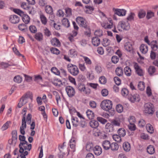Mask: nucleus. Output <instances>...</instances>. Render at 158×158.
<instances>
[{
	"label": "nucleus",
	"instance_id": "obj_1",
	"mask_svg": "<svg viewBox=\"0 0 158 158\" xmlns=\"http://www.w3.org/2000/svg\"><path fill=\"white\" fill-rule=\"evenodd\" d=\"M112 103L110 100H105L101 103L100 106L102 108L105 110H109L112 108Z\"/></svg>",
	"mask_w": 158,
	"mask_h": 158
},
{
	"label": "nucleus",
	"instance_id": "obj_2",
	"mask_svg": "<svg viewBox=\"0 0 158 158\" xmlns=\"http://www.w3.org/2000/svg\"><path fill=\"white\" fill-rule=\"evenodd\" d=\"M68 71L73 75L76 76L79 73V69L77 67L72 64H69L67 65Z\"/></svg>",
	"mask_w": 158,
	"mask_h": 158
},
{
	"label": "nucleus",
	"instance_id": "obj_3",
	"mask_svg": "<svg viewBox=\"0 0 158 158\" xmlns=\"http://www.w3.org/2000/svg\"><path fill=\"white\" fill-rule=\"evenodd\" d=\"M144 112L149 114H152L154 111L153 105L151 103H148L144 105Z\"/></svg>",
	"mask_w": 158,
	"mask_h": 158
},
{
	"label": "nucleus",
	"instance_id": "obj_4",
	"mask_svg": "<svg viewBox=\"0 0 158 158\" xmlns=\"http://www.w3.org/2000/svg\"><path fill=\"white\" fill-rule=\"evenodd\" d=\"M77 88L79 90L83 92L86 94H89L90 93V89L88 88H86L85 85L83 84L79 83Z\"/></svg>",
	"mask_w": 158,
	"mask_h": 158
},
{
	"label": "nucleus",
	"instance_id": "obj_5",
	"mask_svg": "<svg viewBox=\"0 0 158 158\" xmlns=\"http://www.w3.org/2000/svg\"><path fill=\"white\" fill-rule=\"evenodd\" d=\"M65 89L69 97L72 98L75 95V89L73 87L70 86H67L65 87Z\"/></svg>",
	"mask_w": 158,
	"mask_h": 158
},
{
	"label": "nucleus",
	"instance_id": "obj_6",
	"mask_svg": "<svg viewBox=\"0 0 158 158\" xmlns=\"http://www.w3.org/2000/svg\"><path fill=\"white\" fill-rule=\"evenodd\" d=\"M113 10L114 12L115 15L119 16H123L125 15L126 13V10L123 9L113 8Z\"/></svg>",
	"mask_w": 158,
	"mask_h": 158
},
{
	"label": "nucleus",
	"instance_id": "obj_7",
	"mask_svg": "<svg viewBox=\"0 0 158 158\" xmlns=\"http://www.w3.org/2000/svg\"><path fill=\"white\" fill-rule=\"evenodd\" d=\"M134 67L136 73L140 76H143V70L138 65L137 63L134 64Z\"/></svg>",
	"mask_w": 158,
	"mask_h": 158
},
{
	"label": "nucleus",
	"instance_id": "obj_8",
	"mask_svg": "<svg viewBox=\"0 0 158 158\" xmlns=\"http://www.w3.org/2000/svg\"><path fill=\"white\" fill-rule=\"evenodd\" d=\"M128 99L132 102H134L135 101L139 102V95L137 94H135L133 95L129 94Z\"/></svg>",
	"mask_w": 158,
	"mask_h": 158
},
{
	"label": "nucleus",
	"instance_id": "obj_9",
	"mask_svg": "<svg viewBox=\"0 0 158 158\" xmlns=\"http://www.w3.org/2000/svg\"><path fill=\"white\" fill-rule=\"evenodd\" d=\"M9 20L12 23L16 24L19 22V18L17 15H12L10 16L9 18Z\"/></svg>",
	"mask_w": 158,
	"mask_h": 158
},
{
	"label": "nucleus",
	"instance_id": "obj_10",
	"mask_svg": "<svg viewBox=\"0 0 158 158\" xmlns=\"http://www.w3.org/2000/svg\"><path fill=\"white\" fill-rule=\"evenodd\" d=\"M93 151L95 155L99 156L102 153V149L99 146L97 145L94 147Z\"/></svg>",
	"mask_w": 158,
	"mask_h": 158
},
{
	"label": "nucleus",
	"instance_id": "obj_11",
	"mask_svg": "<svg viewBox=\"0 0 158 158\" xmlns=\"http://www.w3.org/2000/svg\"><path fill=\"white\" fill-rule=\"evenodd\" d=\"M150 45L152 51H156L158 49V42L156 40L152 41Z\"/></svg>",
	"mask_w": 158,
	"mask_h": 158
},
{
	"label": "nucleus",
	"instance_id": "obj_12",
	"mask_svg": "<svg viewBox=\"0 0 158 158\" xmlns=\"http://www.w3.org/2000/svg\"><path fill=\"white\" fill-rule=\"evenodd\" d=\"M102 145L105 150H108L110 148L111 143L109 141L106 140L103 141Z\"/></svg>",
	"mask_w": 158,
	"mask_h": 158
},
{
	"label": "nucleus",
	"instance_id": "obj_13",
	"mask_svg": "<svg viewBox=\"0 0 158 158\" xmlns=\"http://www.w3.org/2000/svg\"><path fill=\"white\" fill-rule=\"evenodd\" d=\"M92 42L94 46H98L100 43V40L99 38L96 36L92 38Z\"/></svg>",
	"mask_w": 158,
	"mask_h": 158
},
{
	"label": "nucleus",
	"instance_id": "obj_14",
	"mask_svg": "<svg viewBox=\"0 0 158 158\" xmlns=\"http://www.w3.org/2000/svg\"><path fill=\"white\" fill-rule=\"evenodd\" d=\"M94 145L92 142H88L86 145V149L87 151L91 152L94 148Z\"/></svg>",
	"mask_w": 158,
	"mask_h": 158
},
{
	"label": "nucleus",
	"instance_id": "obj_15",
	"mask_svg": "<svg viewBox=\"0 0 158 158\" xmlns=\"http://www.w3.org/2000/svg\"><path fill=\"white\" fill-rule=\"evenodd\" d=\"M51 44L53 46H60V43L59 40L56 38L52 39L51 40Z\"/></svg>",
	"mask_w": 158,
	"mask_h": 158
},
{
	"label": "nucleus",
	"instance_id": "obj_16",
	"mask_svg": "<svg viewBox=\"0 0 158 158\" xmlns=\"http://www.w3.org/2000/svg\"><path fill=\"white\" fill-rule=\"evenodd\" d=\"M124 48L127 51L131 52L133 49L132 44L130 42H127L125 43L124 45Z\"/></svg>",
	"mask_w": 158,
	"mask_h": 158
},
{
	"label": "nucleus",
	"instance_id": "obj_17",
	"mask_svg": "<svg viewBox=\"0 0 158 158\" xmlns=\"http://www.w3.org/2000/svg\"><path fill=\"white\" fill-rule=\"evenodd\" d=\"M123 148L125 151L127 152L130 150L131 146L128 142H125L123 143Z\"/></svg>",
	"mask_w": 158,
	"mask_h": 158
},
{
	"label": "nucleus",
	"instance_id": "obj_18",
	"mask_svg": "<svg viewBox=\"0 0 158 158\" xmlns=\"http://www.w3.org/2000/svg\"><path fill=\"white\" fill-rule=\"evenodd\" d=\"M140 50L143 54H146L148 51V47L145 44H142L140 47Z\"/></svg>",
	"mask_w": 158,
	"mask_h": 158
},
{
	"label": "nucleus",
	"instance_id": "obj_19",
	"mask_svg": "<svg viewBox=\"0 0 158 158\" xmlns=\"http://www.w3.org/2000/svg\"><path fill=\"white\" fill-rule=\"evenodd\" d=\"M90 126L92 128H96L99 126V123L98 121L95 120L91 121L89 123Z\"/></svg>",
	"mask_w": 158,
	"mask_h": 158
},
{
	"label": "nucleus",
	"instance_id": "obj_20",
	"mask_svg": "<svg viewBox=\"0 0 158 158\" xmlns=\"http://www.w3.org/2000/svg\"><path fill=\"white\" fill-rule=\"evenodd\" d=\"M111 124L113 126L119 127L120 125V121L118 118L113 119L111 121Z\"/></svg>",
	"mask_w": 158,
	"mask_h": 158
},
{
	"label": "nucleus",
	"instance_id": "obj_21",
	"mask_svg": "<svg viewBox=\"0 0 158 158\" xmlns=\"http://www.w3.org/2000/svg\"><path fill=\"white\" fill-rule=\"evenodd\" d=\"M62 25L66 28H69L70 26L69 21L67 19L64 18L62 20Z\"/></svg>",
	"mask_w": 158,
	"mask_h": 158
},
{
	"label": "nucleus",
	"instance_id": "obj_22",
	"mask_svg": "<svg viewBox=\"0 0 158 158\" xmlns=\"http://www.w3.org/2000/svg\"><path fill=\"white\" fill-rule=\"evenodd\" d=\"M118 135L121 137H123L126 134V131L123 128L119 129L117 131Z\"/></svg>",
	"mask_w": 158,
	"mask_h": 158
},
{
	"label": "nucleus",
	"instance_id": "obj_23",
	"mask_svg": "<svg viewBox=\"0 0 158 158\" xmlns=\"http://www.w3.org/2000/svg\"><path fill=\"white\" fill-rule=\"evenodd\" d=\"M86 114L88 118L89 119H93L94 117V113L91 110H87L86 112Z\"/></svg>",
	"mask_w": 158,
	"mask_h": 158
},
{
	"label": "nucleus",
	"instance_id": "obj_24",
	"mask_svg": "<svg viewBox=\"0 0 158 158\" xmlns=\"http://www.w3.org/2000/svg\"><path fill=\"white\" fill-rule=\"evenodd\" d=\"M22 18L23 21L26 24L28 23L30 21V18L27 14H25Z\"/></svg>",
	"mask_w": 158,
	"mask_h": 158
},
{
	"label": "nucleus",
	"instance_id": "obj_25",
	"mask_svg": "<svg viewBox=\"0 0 158 158\" xmlns=\"http://www.w3.org/2000/svg\"><path fill=\"white\" fill-rule=\"evenodd\" d=\"M116 74L118 76H121L123 74V69L121 67H117L115 70Z\"/></svg>",
	"mask_w": 158,
	"mask_h": 158
},
{
	"label": "nucleus",
	"instance_id": "obj_26",
	"mask_svg": "<svg viewBox=\"0 0 158 158\" xmlns=\"http://www.w3.org/2000/svg\"><path fill=\"white\" fill-rule=\"evenodd\" d=\"M72 121L73 125L74 126L77 127L79 123L77 117H72Z\"/></svg>",
	"mask_w": 158,
	"mask_h": 158
},
{
	"label": "nucleus",
	"instance_id": "obj_27",
	"mask_svg": "<svg viewBox=\"0 0 158 158\" xmlns=\"http://www.w3.org/2000/svg\"><path fill=\"white\" fill-rule=\"evenodd\" d=\"M147 151L150 154H153L155 152V148L154 146L151 145H149L147 147Z\"/></svg>",
	"mask_w": 158,
	"mask_h": 158
},
{
	"label": "nucleus",
	"instance_id": "obj_28",
	"mask_svg": "<svg viewBox=\"0 0 158 158\" xmlns=\"http://www.w3.org/2000/svg\"><path fill=\"white\" fill-rule=\"evenodd\" d=\"M118 145L116 143H112L111 144L110 148L111 150L114 151L117 150L118 148Z\"/></svg>",
	"mask_w": 158,
	"mask_h": 158
},
{
	"label": "nucleus",
	"instance_id": "obj_29",
	"mask_svg": "<svg viewBox=\"0 0 158 158\" xmlns=\"http://www.w3.org/2000/svg\"><path fill=\"white\" fill-rule=\"evenodd\" d=\"M18 27L20 30L26 32L28 30L26 25L24 24H20L19 25Z\"/></svg>",
	"mask_w": 158,
	"mask_h": 158
},
{
	"label": "nucleus",
	"instance_id": "obj_30",
	"mask_svg": "<svg viewBox=\"0 0 158 158\" xmlns=\"http://www.w3.org/2000/svg\"><path fill=\"white\" fill-rule=\"evenodd\" d=\"M43 35L40 32H38L35 35V38L39 41H41L43 40Z\"/></svg>",
	"mask_w": 158,
	"mask_h": 158
},
{
	"label": "nucleus",
	"instance_id": "obj_31",
	"mask_svg": "<svg viewBox=\"0 0 158 158\" xmlns=\"http://www.w3.org/2000/svg\"><path fill=\"white\" fill-rule=\"evenodd\" d=\"M19 140L22 141V142H20V145H23L24 143H27V141L25 140L26 139V137L24 136H23L21 135H19Z\"/></svg>",
	"mask_w": 158,
	"mask_h": 158
},
{
	"label": "nucleus",
	"instance_id": "obj_32",
	"mask_svg": "<svg viewBox=\"0 0 158 158\" xmlns=\"http://www.w3.org/2000/svg\"><path fill=\"white\" fill-rule=\"evenodd\" d=\"M125 74L128 76H130L131 75V70L128 66H126L124 69Z\"/></svg>",
	"mask_w": 158,
	"mask_h": 158
},
{
	"label": "nucleus",
	"instance_id": "obj_33",
	"mask_svg": "<svg viewBox=\"0 0 158 158\" xmlns=\"http://www.w3.org/2000/svg\"><path fill=\"white\" fill-rule=\"evenodd\" d=\"M146 128L148 131L151 134H152L154 132V129L152 125L150 124H147L146 126Z\"/></svg>",
	"mask_w": 158,
	"mask_h": 158
},
{
	"label": "nucleus",
	"instance_id": "obj_34",
	"mask_svg": "<svg viewBox=\"0 0 158 158\" xmlns=\"http://www.w3.org/2000/svg\"><path fill=\"white\" fill-rule=\"evenodd\" d=\"M13 11L15 13L18 14L20 16L22 17L25 14L24 12L23 11H22L19 9H13Z\"/></svg>",
	"mask_w": 158,
	"mask_h": 158
},
{
	"label": "nucleus",
	"instance_id": "obj_35",
	"mask_svg": "<svg viewBox=\"0 0 158 158\" xmlns=\"http://www.w3.org/2000/svg\"><path fill=\"white\" fill-rule=\"evenodd\" d=\"M138 87L139 90L143 91L144 90L145 88V83L143 81H140L139 82Z\"/></svg>",
	"mask_w": 158,
	"mask_h": 158
},
{
	"label": "nucleus",
	"instance_id": "obj_36",
	"mask_svg": "<svg viewBox=\"0 0 158 158\" xmlns=\"http://www.w3.org/2000/svg\"><path fill=\"white\" fill-rule=\"evenodd\" d=\"M40 19L42 23L44 25H46L47 22V20L45 16L43 14H41Z\"/></svg>",
	"mask_w": 158,
	"mask_h": 158
},
{
	"label": "nucleus",
	"instance_id": "obj_37",
	"mask_svg": "<svg viewBox=\"0 0 158 158\" xmlns=\"http://www.w3.org/2000/svg\"><path fill=\"white\" fill-rule=\"evenodd\" d=\"M11 123V122L10 121H8L6 122L5 124L3 125L1 127V130L2 131L6 130L9 127V125Z\"/></svg>",
	"mask_w": 158,
	"mask_h": 158
},
{
	"label": "nucleus",
	"instance_id": "obj_38",
	"mask_svg": "<svg viewBox=\"0 0 158 158\" xmlns=\"http://www.w3.org/2000/svg\"><path fill=\"white\" fill-rule=\"evenodd\" d=\"M46 12L49 14H52L53 13V9L50 6H46L45 7Z\"/></svg>",
	"mask_w": 158,
	"mask_h": 158
},
{
	"label": "nucleus",
	"instance_id": "obj_39",
	"mask_svg": "<svg viewBox=\"0 0 158 158\" xmlns=\"http://www.w3.org/2000/svg\"><path fill=\"white\" fill-rule=\"evenodd\" d=\"M97 119L98 121L100 122L102 124H105L107 122V120L106 119L101 117H97Z\"/></svg>",
	"mask_w": 158,
	"mask_h": 158
},
{
	"label": "nucleus",
	"instance_id": "obj_40",
	"mask_svg": "<svg viewBox=\"0 0 158 158\" xmlns=\"http://www.w3.org/2000/svg\"><path fill=\"white\" fill-rule=\"evenodd\" d=\"M66 17H70L72 15V9L69 8H66L65 9Z\"/></svg>",
	"mask_w": 158,
	"mask_h": 158
},
{
	"label": "nucleus",
	"instance_id": "obj_41",
	"mask_svg": "<svg viewBox=\"0 0 158 158\" xmlns=\"http://www.w3.org/2000/svg\"><path fill=\"white\" fill-rule=\"evenodd\" d=\"M156 71V69L154 66H151L148 69V72L150 75H152Z\"/></svg>",
	"mask_w": 158,
	"mask_h": 158
},
{
	"label": "nucleus",
	"instance_id": "obj_42",
	"mask_svg": "<svg viewBox=\"0 0 158 158\" xmlns=\"http://www.w3.org/2000/svg\"><path fill=\"white\" fill-rule=\"evenodd\" d=\"M13 80L15 82L17 83H20L22 81V78L21 76L18 75L14 77Z\"/></svg>",
	"mask_w": 158,
	"mask_h": 158
},
{
	"label": "nucleus",
	"instance_id": "obj_43",
	"mask_svg": "<svg viewBox=\"0 0 158 158\" xmlns=\"http://www.w3.org/2000/svg\"><path fill=\"white\" fill-rule=\"evenodd\" d=\"M120 25L122 28L124 30H127L130 28V26L129 24H127V26L125 27V23L123 22H120Z\"/></svg>",
	"mask_w": 158,
	"mask_h": 158
},
{
	"label": "nucleus",
	"instance_id": "obj_44",
	"mask_svg": "<svg viewBox=\"0 0 158 158\" xmlns=\"http://www.w3.org/2000/svg\"><path fill=\"white\" fill-rule=\"evenodd\" d=\"M51 71L55 74L57 75H60V72L58 69L55 67H53L51 68Z\"/></svg>",
	"mask_w": 158,
	"mask_h": 158
},
{
	"label": "nucleus",
	"instance_id": "obj_45",
	"mask_svg": "<svg viewBox=\"0 0 158 158\" xmlns=\"http://www.w3.org/2000/svg\"><path fill=\"white\" fill-rule=\"evenodd\" d=\"M26 118L25 116L23 117L22 121V125L20 127L22 128H26Z\"/></svg>",
	"mask_w": 158,
	"mask_h": 158
},
{
	"label": "nucleus",
	"instance_id": "obj_46",
	"mask_svg": "<svg viewBox=\"0 0 158 158\" xmlns=\"http://www.w3.org/2000/svg\"><path fill=\"white\" fill-rule=\"evenodd\" d=\"M128 94V90L127 88H124L122 89L121 94L124 97H126Z\"/></svg>",
	"mask_w": 158,
	"mask_h": 158
},
{
	"label": "nucleus",
	"instance_id": "obj_47",
	"mask_svg": "<svg viewBox=\"0 0 158 158\" xmlns=\"http://www.w3.org/2000/svg\"><path fill=\"white\" fill-rule=\"evenodd\" d=\"M116 110L118 113L122 112L123 110V107L121 104L117 105L116 107Z\"/></svg>",
	"mask_w": 158,
	"mask_h": 158
},
{
	"label": "nucleus",
	"instance_id": "obj_48",
	"mask_svg": "<svg viewBox=\"0 0 158 158\" xmlns=\"http://www.w3.org/2000/svg\"><path fill=\"white\" fill-rule=\"evenodd\" d=\"M85 19L81 17H78L76 19V21L77 23L80 25L83 22L84 23V21Z\"/></svg>",
	"mask_w": 158,
	"mask_h": 158
},
{
	"label": "nucleus",
	"instance_id": "obj_49",
	"mask_svg": "<svg viewBox=\"0 0 158 158\" xmlns=\"http://www.w3.org/2000/svg\"><path fill=\"white\" fill-rule=\"evenodd\" d=\"M50 51L52 53L56 55L59 54L60 52L58 49L53 47L50 48Z\"/></svg>",
	"mask_w": 158,
	"mask_h": 158
},
{
	"label": "nucleus",
	"instance_id": "obj_50",
	"mask_svg": "<svg viewBox=\"0 0 158 158\" xmlns=\"http://www.w3.org/2000/svg\"><path fill=\"white\" fill-rule=\"evenodd\" d=\"M106 81L107 80L104 76H101L99 78V81L101 84H105Z\"/></svg>",
	"mask_w": 158,
	"mask_h": 158
},
{
	"label": "nucleus",
	"instance_id": "obj_51",
	"mask_svg": "<svg viewBox=\"0 0 158 158\" xmlns=\"http://www.w3.org/2000/svg\"><path fill=\"white\" fill-rule=\"evenodd\" d=\"M21 6L22 8L25 10L29 9L30 8L28 3L24 2H22L21 3Z\"/></svg>",
	"mask_w": 158,
	"mask_h": 158
},
{
	"label": "nucleus",
	"instance_id": "obj_52",
	"mask_svg": "<svg viewBox=\"0 0 158 158\" xmlns=\"http://www.w3.org/2000/svg\"><path fill=\"white\" fill-rule=\"evenodd\" d=\"M103 43L102 44L103 46L106 47L109 46L110 44V40L107 38H104L103 39Z\"/></svg>",
	"mask_w": 158,
	"mask_h": 158
},
{
	"label": "nucleus",
	"instance_id": "obj_53",
	"mask_svg": "<svg viewBox=\"0 0 158 158\" xmlns=\"http://www.w3.org/2000/svg\"><path fill=\"white\" fill-rule=\"evenodd\" d=\"M138 15L140 19L143 18L146 15V12L143 10H141L139 12Z\"/></svg>",
	"mask_w": 158,
	"mask_h": 158
},
{
	"label": "nucleus",
	"instance_id": "obj_54",
	"mask_svg": "<svg viewBox=\"0 0 158 158\" xmlns=\"http://www.w3.org/2000/svg\"><path fill=\"white\" fill-rule=\"evenodd\" d=\"M94 34L96 37H100L102 35V31L100 30H96L94 32Z\"/></svg>",
	"mask_w": 158,
	"mask_h": 158
},
{
	"label": "nucleus",
	"instance_id": "obj_55",
	"mask_svg": "<svg viewBox=\"0 0 158 158\" xmlns=\"http://www.w3.org/2000/svg\"><path fill=\"white\" fill-rule=\"evenodd\" d=\"M29 144L27 142V143H24L23 145H21L20 146V144L19 145V153H22L23 152H24V150L23 149V148L24 147V146H27L28 144Z\"/></svg>",
	"mask_w": 158,
	"mask_h": 158
},
{
	"label": "nucleus",
	"instance_id": "obj_56",
	"mask_svg": "<svg viewBox=\"0 0 158 158\" xmlns=\"http://www.w3.org/2000/svg\"><path fill=\"white\" fill-rule=\"evenodd\" d=\"M101 93L103 96L106 97L108 94V91L107 89H104L102 90L101 92Z\"/></svg>",
	"mask_w": 158,
	"mask_h": 158
},
{
	"label": "nucleus",
	"instance_id": "obj_57",
	"mask_svg": "<svg viewBox=\"0 0 158 158\" xmlns=\"http://www.w3.org/2000/svg\"><path fill=\"white\" fill-rule=\"evenodd\" d=\"M13 52H14V53L18 56H22L23 58L24 57V56L21 54L19 52V51L16 48H13Z\"/></svg>",
	"mask_w": 158,
	"mask_h": 158
},
{
	"label": "nucleus",
	"instance_id": "obj_58",
	"mask_svg": "<svg viewBox=\"0 0 158 158\" xmlns=\"http://www.w3.org/2000/svg\"><path fill=\"white\" fill-rule=\"evenodd\" d=\"M114 81L115 83L117 85H119L121 83V80L120 79L117 77H114Z\"/></svg>",
	"mask_w": 158,
	"mask_h": 158
},
{
	"label": "nucleus",
	"instance_id": "obj_59",
	"mask_svg": "<svg viewBox=\"0 0 158 158\" xmlns=\"http://www.w3.org/2000/svg\"><path fill=\"white\" fill-rule=\"evenodd\" d=\"M113 139L116 141L119 142L121 140V137L118 135H114L113 136Z\"/></svg>",
	"mask_w": 158,
	"mask_h": 158
},
{
	"label": "nucleus",
	"instance_id": "obj_60",
	"mask_svg": "<svg viewBox=\"0 0 158 158\" xmlns=\"http://www.w3.org/2000/svg\"><path fill=\"white\" fill-rule=\"evenodd\" d=\"M128 127L131 131H135L136 129V127L134 123H130V124L128 125Z\"/></svg>",
	"mask_w": 158,
	"mask_h": 158
},
{
	"label": "nucleus",
	"instance_id": "obj_61",
	"mask_svg": "<svg viewBox=\"0 0 158 158\" xmlns=\"http://www.w3.org/2000/svg\"><path fill=\"white\" fill-rule=\"evenodd\" d=\"M69 52L70 55L72 56H77V52L74 49H70L69 50Z\"/></svg>",
	"mask_w": 158,
	"mask_h": 158
},
{
	"label": "nucleus",
	"instance_id": "obj_62",
	"mask_svg": "<svg viewBox=\"0 0 158 158\" xmlns=\"http://www.w3.org/2000/svg\"><path fill=\"white\" fill-rule=\"evenodd\" d=\"M119 60L118 58L116 56H113L111 58V61L112 62L114 63H117Z\"/></svg>",
	"mask_w": 158,
	"mask_h": 158
},
{
	"label": "nucleus",
	"instance_id": "obj_63",
	"mask_svg": "<svg viewBox=\"0 0 158 158\" xmlns=\"http://www.w3.org/2000/svg\"><path fill=\"white\" fill-rule=\"evenodd\" d=\"M29 30L32 33H35L37 31L36 27L35 26L31 25L29 27Z\"/></svg>",
	"mask_w": 158,
	"mask_h": 158
},
{
	"label": "nucleus",
	"instance_id": "obj_64",
	"mask_svg": "<svg viewBox=\"0 0 158 158\" xmlns=\"http://www.w3.org/2000/svg\"><path fill=\"white\" fill-rule=\"evenodd\" d=\"M89 105L93 108H95L96 107V103L94 101H91L89 102Z\"/></svg>",
	"mask_w": 158,
	"mask_h": 158
}]
</instances>
